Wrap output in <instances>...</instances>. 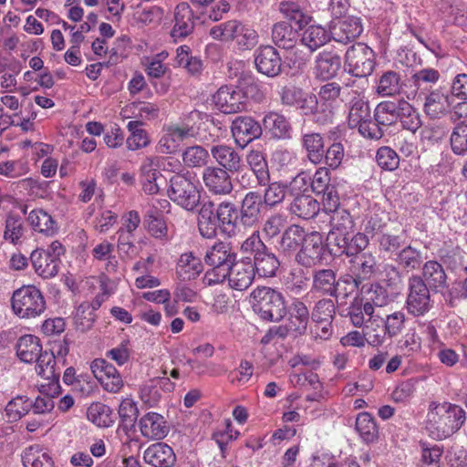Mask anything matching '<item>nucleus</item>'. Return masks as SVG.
<instances>
[{"label":"nucleus","instance_id":"obj_1","mask_svg":"<svg viewBox=\"0 0 467 467\" xmlns=\"http://www.w3.org/2000/svg\"><path fill=\"white\" fill-rule=\"evenodd\" d=\"M465 420L466 412L461 406L451 402H431L425 429L431 438L441 441L456 433Z\"/></svg>","mask_w":467,"mask_h":467},{"label":"nucleus","instance_id":"obj_2","mask_svg":"<svg viewBox=\"0 0 467 467\" xmlns=\"http://www.w3.org/2000/svg\"><path fill=\"white\" fill-rule=\"evenodd\" d=\"M251 296L254 311L264 320L278 322L287 314L283 294L271 287H257Z\"/></svg>","mask_w":467,"mask_h":467},{"label":"nucleus","instance_id":"obj_3","mask_svg":"<svg viewBox=\"0 0 467 467\" xmlns=\"http://www.w3.org/2000/svg\"><path fill=\"white\" fill-rule=\"evenodd\" d=\"M235 261L236 254L232 252L229 244L223 242L215 243L204 255L205 264L213 267L205 273L204 279L207 284L211 285L223 282Z\"/></svg>","mask_w":467,"mask_h":467},{"label":"nucleus","instance_id":"obj_4","mask_svg":"<svg viewBox=\"0 0 467 467\" xmlns=\"http://www.w3.org/2000/svg\"><path fill=\"white\" fill-rule=\"evenodd\" d=\"M288 194L293 197L289 212L304 220H309L317 215L320 204L309 194L307 182L304 177H295L288 185Z\"/></svg>","mask_w":467,"mask_h":467},{"label":"nucleus","instance_id":"obj_5","mask_svg":"<svg viewBox=\"0 0 467 467\" xmlns=\"http://www.w3.org/2000/svg\"><path fill=\"white\" fill-rule=\"evenodd\" d=\"M11 306L20 318H35L46 310V300L36 286L23 285L14 291Z\"/></svg>","mask_w":467,"mask_h":467},{"label":"nucleus","instance_id":"obj_6","mask_svg":"<svg viewBox=\"0 0 467 467\" xmlns=\"http://www.w3.org/2000/svg\"><path fill=\"white\" fill-rule=\"evenodd\" d=\"M168 196L186 211H193L201 200V192L194 182L183 174L177 173L170 179Z\"/></svg>","mask_w":467,"mask_h":467},{"label":"nucleus","instance_id":"obj_7","mask_svg":"<svg viewBox=\"0 0 467 467\" xmlns=\"http://www.w3.org/2000/svg\"><path fill=\"white\" fill-rule=\"evenodd\" d=\"M374 51L363 43L352 45L345 55L346 70L356 78H365L374 70Z\"/></svg>","mask_w":467,"mask_h":467},{"label":"nucleus","instance_id":"obj_8","mask_svg":"<svg viewBox=\"0 0 467 467\" xmlns=\"http://www.w3.org/2000/svg\"><path fill=\"white\" fill-rule=\"evenodd\" d=\"M408 289L406 300L408 312L414 317L424 316L432 307L430 292L431 289L420 275H412L409 278Z\"/></svg>","mask_w":467,"mask_h":467},{"label":"nucleus","instance_id":"obj_9","mask_svg":"<svg viewBox=\"0 0 467 467\" xmlns=\"http://www.w3.org/2000/svg\"><path fill=\"white\" fill-rule=\"evenodd\" d=\"M368 237L363 233H353L341 236L331 237L327 246L331 255L340 257L346 255L353 258L361 254L368 245Z\"/></svg>","mask_w":467,"mask_h":467},{"label":"nucleus","instance_id":"obj_10","mask_svg":"<svg viewBox=\"0 0 467 467\" xmlns=\"http://www.w3.org/2000/svg\"><path fill=\"white\" fill-rule=\"evenodd\" d=\"M213 102L224 114H234L247 109L248 99L245 93L235 86H223L213 95Z\"/></svg>","mask_w":467,"mask_h":467},{"label":"nucleus","instance_id":"obj_11","mask_svg":"<svg viewBox=\"0 0 467 467\" xmlns=\"http://www.w3.org/2000/svg\"><path fill=\"white\" fill-rule=\"evenodd\" d=\"M261 201V193L256 191L248 192L240 202L239 224L244 229H252L259 225L262 219L264 204Z\"/></svg>","mask_w":467,"mask_h":467},{"label":"nucleus","instance_id":"obj_12","mask_svg":"<svg viewBox=\"0 0 467 467\" xmlns=\"http://www.w3.org/2000/svg\"><path fill=\"white\" fill-rule=\"evenodd\" d=\"M350 277L355 287L370 280L379 271L376 256L370 252H362L349 260Z\"/></svg>","mask_w":467,"mask_h":467},{"label":"nucleus","instance_id":"obj_13","mask_svg":"<svg viewBox=\"0 0 467 467\" xmlns=\"http://www.w3.org/2000/svg\"><path fill=\"white\" fill-rule=\"evenodd\" d=\"M197 19H199V17L194 15L191 5L187 2L179 3L174 8V24L171 30V36L173 40H182L192 34Z\"/></svg>","mask_w":467,"mask_h":467},{"label":"nucleus","instance_id":"obj_14","mask_svg":"<svg viewBox=\"0 0 467 467\" xmlns=\"http://www.w3.org/2000/svg\"><path fill=\"white\" fill-rule=\"evenodd\" d=\"M231 131L235 142L244 148L262 136L263 127L250 116H238L232 122Z\"/></svg>","mask_w":467,"mask_h":467},{"label":"nucleus","instance_id":"obj_15","mask_svg":"<svg viewBox=\"0 0 467 467\" xmlns=\"http://www.w3.org/2000/svg\"><path fill=\"white\" fill-rule=\"evenodd\" d=\"M324 253L325 245L322 236L318 233H311L306 234L296 260L305 267H311L321 263Z\"/></svg>","mask_w":467,"mask_h":467},{"label":"nucleus","instance_id":"obj_16","mask_svg":"<svg viewBox=\"0 0 467 467\" xmlns=\"http://www.w3.org/2000/svg\"><path fill=\"white\" fill-rule=\"evenodd\" d=\"M229 173L223 168L207 166L202 175L203 184L214 195H228L234 189Z\"/></svg>","mask_w":467,"mask_h":467},{"label":"nucleus","instance_id":"obj_17","mask_svg":"<svg viewBox=\"0 0 467 467\" xmlns=\"http://www.w3.org/2000/svg\"><path fill=\"white\" fill-rule=\"evenodd\" d=\"M254 64L259 73L269 78L277 77L281 73V57L272 46L261 47L255 51Z\"/></svg>","mask_w":467,"mask_h":467},{"label":"nucleus","instance_id":"obj_18","mask_svg":"<svg viewBox=\"0 0 467 467\" xmlns=\"http://www.w3.org/2000/svg\"><path fill=\"white\" fill-rule=\"evenodd\" d=\"M363 31L359 17L350 16L334 22L330 27L331 37L339 43L348 44L358 37Z\"/></svg>","mask_w":467,"mask_h":467},{"label":"nucleus","instance_id":"obj_19","mask_svg":"<svg viewBox=\"0 0 467 467\" xmlns=\"http://www.w3.org/2000/svg\"><path fill=\"white\" fill-rule=\"evenodd\" d=\"M138 425L141 435L148 440H162L170 431L164 417L153 411L144 414Z\"/></svg>","mask_w":467,"mask_h":467},{"label":"nucleus","instance_id":"obj_20","mask_svg":"<svg viewBox=\"0 0 467 467\" xmlns=\"http://www.w3.org/2000/svg\"><path fill=\"white\" fill-rule=\"evenodd\" d=\"M338 280L337 273L331 268L313 271L311 291L324 296H338Z\"/></svg>","mask_w":467,"mask_h":467},{"label":"nucleus","instance_id":"obj_21","mask_svg":"<svg viewBox=\"0 0 467 467\" xmlns=\"http://www.w3.org/2000/svg\"><path fill=\"white\" fill-rule=\"evenodd\" d=\"M227 277L232 288L239 291L246 290L253 283L255 273L252 266V259L246 257L231 266Z\"/></svg>","mask_w":467,"mask_h":467},{"label":"nucleus","instance_id":"obj_22","mask_svg":"<svg viewBox=\"0 0 467 467\" xmlns=\"http://www.w3.org/2000/svg\"><path fill=\"white\" fill-rule=\"evenodd\" d=\"M216 207L220 229L229 236L235 235L242 229L239 224L238 206L232 202L223 201Z\"/></svg>","mask_w":467,"mask_h":467},{"label":"nucleus","instance_id":"obj_23","mask_svg":"<svg viewBox=\"0 0 467 467\" xmlns=\"http://www.w3.org/2000/svg\"><path fill=\"white\" fill-rule=\"evenodd\" d=\"M217 207L212 201L202 203L198 213V230L204 238H213L217 234L219 220H217Z\"/></svg>","mask_w":467,"mask_h":467},{"label":"nucleus","instance_id":"obj_24","mask_svg":"<svg viewBox=\"0 0 467 467\" xmlns=\"http://www.w3.org/2000/svg\"><path fill=\"white\" fill-rule=\"evenodd\" d=\"M211 155L217 162V167L223 168L230 173L238 172L242 168L241 156L231 146L225 144L213 145L211 148Z\"/></svg>","mask_w":467,"mask_h":467},{"label":"nucleus","instance_id":"obj_25","mask_svg":"<svg viewBox=\"0 0 467 467\" xmlns=\"http://www.w3.org/2000/svg\"><path fill=\"white\" fill-rule=\"evenodd\" d=\"M36 361V371L42 378L49 380V389L55 394H60L59 377L60 373L56 372V356L53 352L42 351Z\"/></svg>","mask_w":467,"mask_h":467},{"label":"nucleus","instance_id":"obj_26","mask_svg":"<svg viewBox=\"0 0 467 467\" xmlns=\"http://www.w3.org/2000/svg\"><path fill=\"white\" fill-rule=\"evenodd\" d=\"M310 312L306 305L299 298H295L290 306L287 327L296 336L305 335L310 319Z\"/></svg>","mask_w":467,"mask_h":467},{"label":"nucleus","instance_id":"obj_27","mask_svg":"<svg viewBox=\"0 0 467 467\" xmlns=\"http://www.w3.org/2000/svg\"><path fill=\"white\" fill-rule=\"evenodd\" d=\"M145 462L154 467H173L176 455L173 449L164 442H157L149 446L144 451Z\"/></svg>","mask_w":467,"mask_h":467},{"label":"nucleus","instance_id":"obj_28","mask_svg":"<svg viewBox=\"0 0 467 467\" xmlns=\"http://www.w3.org/2000/svg\"><path fill=\"white\" fill-rule=\"evenodd\" d=\"M315 63L317 78L328 80L337 75L341 67V57L333 51L324 50L317 56Z\"/></svg>","mask_w":467,"mask_h":467},{"label":"nucleus","instance_id":"obj_29","mask_svg":"<svg viewBox=\"0 0 467 467\" xmlns=\"http://www.w3.org/2000/svg\"><path fill=\"white\" fill-rule=\"evenodd\" d=\"M424 95L423 110L432 119H440L446 115L450 109L449 97L440 89L431 91Z\"/></svg>","mask_w":467,"mask_h":467},{"label":"nucleus","instance_id":"obj_30","mask_svg":"<svg viewBox=\"0 0 467 467\" xmlns=\"http://www.w3.org/2000/svg\"><path fill=\"white\" fill-rule=\"evenodd\" d=\"M298 30L286 21L277 22L272 27V40L280 48H295L299 38Z\"/></svg>","mask_w":467,"mask_h":467},{"label":"nucleus","instance_id":"obj_31","mask_svg":"<svg viewBox=\"0 0 467 467\" xmlns=\"http://www.w3.org/2000/svg\"><path fill=\"white\" fill-rule=\"evenodd\" d=\"M302 148L310 162L320 164L324 160L325 139L319 132L308 131L302 134Z\"/></svg>","mask_w":467,"mask_h":467},{"label":"nucleus","instance_id":"obj_32","mask_svg":"<svg viewBox=\"0 0 467 467\" xmlns=\"http://www.w3.org/2000/svg\"><path fill=\"white\" fill-rule=\"evenodd\" d=\"M331 229L327 234V241L331 240V237L341 236L344 234H351L355 232V222L350 213L341 208L330 215Z\"/></svg>","mask_w":467,"mask_h":467},{"label":"nucleus","instance_id":"obj_33","mask_svg":"<svg viewBox=\"0 0 467 467\" xmlns=\"http://www.w3.org/2000/svg\"><path fill=\"white\" fill-rule=\"evenodd\" d=\"M306 234L303 227L297 224H291L281 234L277 243L278 250L284 254H290L301 247Z\"/></svg>","mask_w":467,"mask_h":467},{"label":"nucleus","instance_id":"obj_34","mask_svg":"<svg viewBox=\"0 0 467 467\" xmlns=\"http://www.w3.org/2000/svg\"><path fill=\"white\" fill-rule=\"evenodd\" d=\"M440 76L439 71L434 68H422L415 71L409 78L413 90L407 95V98L410 99L411 95L412 99H414L417 95L420 97L425 94L424 91L428 89V86L435 84L439 80Z\"/></svg>","mask_w":467,"mask_h":467},{"label":"nucleus","instance_id":"obj_35","mask_svg":"<svg viewBox=\"0 0 467 467\" xmlns=\"http://www.w3.org/2000/svg\"><path fill=\"white\" fill-rule=\"evenodd\" d=\"M262 127L276 139H288L291 136L292 129L289 121L285 116L277 112L265 114Z\"/></svg>","mask_w":467,"mask_h":467},{"label":"nucleus","instance_id":"obj_36","mask_svg":"<svg viewBox=\"0 0 467 467\" xmlns=\"http://www.w3.org/2000/svg\"><path fill=\"white\" fill-rule=\"evenodd\" d=\"M421 277L433 291L438 292L446 287L447 275L442 265L437 261L431 260L424 264Z\"/></svg>","mask_w":467,"mask_h":467},{"label":"nucleus","instance_id":"obj_37","mask_svg":"<svg viewBox=\"0 0 467 467\" xmlns=\"http://www.w3.org/2000/svg\"><path fill=\"white\" fill-rule=\"evenodd\" d=\"M371 116L369 103L363 97L357 95L349 101L348 124L350 129H356L362 122L368 120Z\"/></svg>","mask_w":467,"mask_h":467},{"label":"nucleus","instance_id":"obj_38","mask_svg":"<svg viewBox=\"0 0 467 467\" xmlns=\"http://www.w3.org/2000/svg\"><path fill=\"white\" fill-rule=\"evenodd\" d=\"M16 348L17 357L25 363L35 361L42 352L40 339L34 335L21 337L16 343Z\"/></svg>","mask_w":467,"mask_h":467},{"label":"nucleus","instance_id":"obj_39","mask_svg":"<svg viewBox=\"0 0 467 467\" xmlns=\"http://www.w3.org/2000/svg\"><path fill=\"white\" fill-rule=\"evenodd\" d=\"M36 273L43 278H50L57 275L59 264L44 253V249L35 250L30 256Z\"/></svg>","mask_w":467,"mask_h":467},{"label":"nucleus","instance_id":"obj_40","mask_svg":"<svg viewBox=\"0 0 467 467\" xmlns=\"http://www.w3.org/2000/svg\"><path fill=\"white\" fill-rule=\"evenodd\" d=\"M400 107L401 99L381 101L374 109V119L383 127L391 126L398 121Z\"/></svg>","mask_w":467,"mask_h":467},{"label":"nucleus","instance_id":"obj_41","mask_svg":"<svg viewBox=\"0 0 467 467\" xmlns=\"http://www.w3.org/2000/svg\"><path fill=\"white\" fill-rule=\"evenodd\" d=\"M278 10L290 24L294 23L299 30L306 27L311 21V16H307L296 2L282 1L278 5Z\"/></svg>","mask_w":467,"mask_h":467},{"label":"nucleus","instance_id":"obj_42","mask_svg":"<svg viewBox=\"0 0 467 467\" xmlns=\"http://www.w3.org/2000/svg\"><path fill=\"white\" fill-rule=\"evenodd\" d=\"M252 266L254 273L260 277H273L275 276L279 269L280 262L277 256L269 249L266 253L256 256L252 261Z\"/></svg>","mask_w":467,"mask_h":467},{"label":"nucleus","instance_id":"obj_43","mask_svg":"<svg viewBox=\"0 0 467 467\" xmlns=\"http://www.w3.org/2000/svg\"><path fill=\"white\" fill-rule=\"evenodd\" d=\"M359 296L363 297L364 309L368 313L369 319L373 317L376 307H383L390 301L386 289L379 285H371L367 293Z\"/></svg>","mask_w":467,"mask_h":467},{"label":"nucleus","instance_id":"obj_44","mask_svg":"<svg viewBox=\"0 0 467 467\" xmlns=\"http://www.w3.org/2000/svg\"><path fill=\"white\" fill-rule=\"evenodd\" d=\"M331 35L320 26H310L301 35V44L314 52L330 40Z\"/></svg>","mask_w":467,"mask_h":467},{"label":"nucleus","instance_id":"obj_45","mask_svg":"<svg viewBox=\"0 0 467 467\" xmlns=\"http://www.w3.org/2000/svg\"><path fill=\"white\" fill-rule=\"evenodd\" d=\"M403 82L400 74L393 71H385L379 78L377 92L381 97H391L401 92Z\"/></svg>","mask_w":467,"mask_h":467},{"label":"nucleus","instance_id":"obj_46","mask_svg":"<svg viewBox=\"0 0 467 467\" xmlns=\"http://www.w3.org/2000/svg\"><path fill=\"white\" fill-rule=\"evenodd\" d=\"M246 161L260 186H265L270 181L268 164L263 152L252 150L246 156Z\"/></svg>","mask_w":467,"mask_h":467},{"label":"nucleus","instance_id":"obj_47","mask_svg":"<svg viewBox=\"0 0 467 467\" xmlns=\"http://www.w3.org/2000/svg\"><path fill=\"white\" fill-rule=\"evenodd\" d=\"M393 260L400 267L410 272L420 267L423 257L420 251L410 244H405L397 255L393 257Z\"/></svg>","mask_w":467,"mask_h":467},{"label":"nucleus","instance_id":"obj_48","mask_svg":"<svg viewBox=\"0 0 467 467\" xmlns=\"http://www.w3.org/2000/svg\"><path fill=\"white\" fill-rule=\"evenodd\" d=\"M22 462L25 467H54L51 456L39 445L26 448L22 454Z\"/></svg>","mask_w":467,"mask_h":467},{"label":"nucleus","instance_id":"obj_49","mask_svg":"<svg viewBox=\"0 0 467 467\" xmlns=\"http://www.w3.org/2000/svg\"><path fill=\"white\" fill-rule=\"evenodd\" d=\"M144 123L139 120H131L127 128L130 135L126 140L127 148L130 150H137L150 144L148 132L142 128Z\"/></svg>","mask_w":467,"mask_h":467},{"label":"nucleus","instance_id":"obj_50","mask_svg":"<svg viewBox=\"0 0 467 467\" xmlns=\"http://www.w3.org/2000/svg\"><path fill=\"white\" fill-rule=\"evenodd\" d=\"M139 410L136 403L130 399L123 400L119 407V416L120 419L119 427L129 434L130 431H135V423L138 418Z\"/></svg>","mask_w":467,"mask_h":467},{"label":"nucleus","instance_id":"obj_51","mask_svg":"<svg viewBox=\"0 0 467 467\" xmlns=\"http://www.w3.org/2000/svg\"><path fill=\"white\" fill-rule=\"evenodd\" d=\"M356 430L362 440L370 443L378 439V426L374 418L368 412H360L356 420Z\"/></svg>","mask_w":467,"mask_h":467},{"label":"nucleus","instance_id":"obj_52","mask_svg":"<svg viewBox=\"0 0 467 467\" xmlns=\"http://www.w3.org/2000/svg\"><path fill=\"white\" fill-rule=\"evenodd\" d=\"M87 416L99 427H109L114 422V414L110 407L100 402L92 403L88 409Z\"/></svg>","mask_w":467,"mask_h":467},{"label":"nucleus","instance_id":"obj_53","mask_svg":"<svg viewBox=\"0 0 467 467\" xmlns=\"http://www.w3.org/2000/svg\"><path fill=\"white\" fill-rule=\"evenodd\" d=\"M28 222L35 231L47 235H53L57 231L56 222L43 210H33L28 215Z\"/></svg>","mask_w":467,"mask_h":467},{"label":"nucleus","instance_id":"obj_54","mask_svg":"<svg viewBox=\"0 0 467 467\" xmlns=\"http://www.w3.org/2000/svg\"><path fill=\"white\" fill-rule=\"evenodd\" d=\"M399 121L403 129L415 133L421 127V119L418 110L408 101L401 99Z\"/></svg>","mask_w":467,"mask_h":467},{"label":"nucleus","instance_id":"obj_55","mask_svg":"<svg viewBox=\"0 0 467 467\" xmlns=\"http://www.w3.org/2000/svg\"><path fill=\"white\" fill-rule=\"evenodd\" d=\"M182 161L189 168L207 167L209 151L200 145L187 147L182 152Z\"/></svg>","mask_w":467,"mask_h":467},{"label":"nucleus","instance_id":"obj_56","mask_svg":"<svg viewBox=\"0 0 467 467\" xmlns=\"http://www.w3.org/2000/svg\"><path fill=\"white\" fill-rule=\"evenodd\" d=\"M265 186L266 188L265 189L264 194H261L263 204L266 207L274 208L282 203L285 198L288 186L280 182H269Z\"/></svg>","mask_w":467,"mask_h":467},{"label":"nucleus","instance_id":"obj_57","mask_svg":"<svg viewBox=\"0 0 467 467\" xmlns=\"http://www.w3.org/2000/svg\"><path fill=\"white\" fill-rule=\"evenodd\" d=\"M336 315V306L331 298L317 300L310 313L311 320L315 323L333 322Z\"/></svg>","mask_w":467,"mask_h":467},{"label":"nucleus","instance_id":"obj_58","mask_svg":"<svg viewBox=\"0 0 467 467\" xmlns=\"http://www.w3.org/2000/svg\"><path fill=\"white\" fill-rule=\"evenodd\" d=\"M243 24L237 20H230L214 26L210 29V36L215 40L232 41L236 40Z\"/></svg>","mask_w":467,"mask_h":467},{"label":"nucleus","instance_id":"obj_59","mask_svg":"<svg viewBox=\"0 0 467 467\" xmlns=\"http://www.w3.org/2000/svg\"><path fill=\"white\" fill-rule=\"evenodd\" d=\"M32 407V400L25 396H17L5 406V414L8 421L14 422L28 413Z\"/></svg>","mask_w":467,"mask_h":467},{"label":"nucleus","instance_id":"obj_60","mask_svg":"<svg viewBox=\"0 0 467 467\" xmlns=\"http://www.w3.org/2000/svg\"><path fill=\"white\" fill-rule=\"evenodd\" d=\"M379 247L381 252L389 255H397L401 248L406 244V238L403 234H382L378 239Z\"/></svg>","mask_w":467,"mask_h":467},{"label":"nucleus","instance_id":"obj_61","mask_svg":"<svg viewBox=\"0 0 467 467\" xmlns=\"http://www.w3.org/2000/svg\"><path fill=\"white\" fill-rule=\"evenodd\" d=\"M304 111L305 115L314 116V121L317 124L324 125L328 122L329 118L326 115L324 118L319 116L318 99L313 93H305L300 102L296 107Z\"/></svg>","mask_w":467,"mask_h":467},{"label":"nucleus","instance_id":"obj_62","mask_svg":"<svg viewBox=\"0 0 467 467\" xmlns=\"http://www.w3.org/2000/svg\"><path fill=\"white\" fill-rule=\"evenodd\" d=\"M450 142L453 153L457 155L467 153V124L464 121L457 123L453 128Z\"/></svg>","mask_w":467,"mask_h":467},{"label":"nucleus","instance_id":"obj_63","mask_svg":"<svg viewBox=\"0 0 467 467\" xmlns=\"http://www.w3.org/2000/svg\"><path fill=\"white\" fill-rule=\"evenodd\" d=\"M178 267L187 275L186 278L189 280L196 278L203 270L201 260L192 252L184 253L180 256Z\"/></svg>","mask_w":467,"mask_h":467},{"label":"nucleus","instance_id":"obj_64","mask_svg":"<svg viewBox=\"0 0 467 467\" xmlns=\"http://www.w3.org/2000/svg\"><path fill=\"white\" fill-rule=\"evenodd\" d=\"M421 467H441V458L443 453L442 447L439 445L429 446L427 442H420Z\"/></svg>","mask_w":467,"mask_h":467}]
</instances>
